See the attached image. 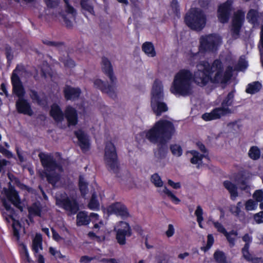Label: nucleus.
<instances>
[{"instance_id": "1", "label": "nucleus", "mask_w": 263, "mask_h": 263, "mask_svg": "<svg viewBox=\"0 0 263 263\" xmlns=\"http://www.w3.org/2000/svg\"><path fill=\"white\" fill-rule=\"evenodd\" d=\"M232 72V67L229 66L224 70L223 65L219 60H215L212 65L208 62L202 61L197 65L193 81L201 87L206 85L210 82L225 83L231 78Z\"/></svg>"}, {"instance_id": "2", "label": "nucleus", "mask_w": 263, "mask_h": 263, "mask_svg": "<svg viewBox=\"0 0 263 263\" xmlns=\"http://www.w3.org/2000/svg\"><path fill=\"white\" fill-rule=\"evenodd\" d=\"M175 133L174 124L170 120L160 119L153 126L145 132V137L151 143L157 144L159 147L155 156L159 160L164 159L167 152L166 144Z\"/></svg>"}, {"instance_id": "3", "label": "nucleus", "mask_w": 263, "mask_h": 263, "mask_svg": "<svg viewBox=\"0 0 263 263\" xmlns=\"http://www.w3.org/2000/svg\"><path fill=\"white\" fill-rule=\"evenodd\" d=\"M6 198L15 206L23 211V207L22 205L21 201L18 195V193L14 188L11 185V182L9 183V188L4 187L0 193V198L1 199L3 205L4 206L6 212H4L3 214H6L8 217H6L7 220L8 218L12 219L13 223L12 227L13 230V235L18 240L19 239V230L21 228V225L18 221L16 220L14 218V210L12 208L10 204L7 201Z\"/></svg>"}, {"instance_id": "4", "label": "nucleus", "mask_w": 263, "mask_h": 263, "mask_svg": "<svg viewBox=\"0 0 263 263\" xmlns=\"http://www.w3.org/2000/svg\"><path fill=\"white\" fill-rule=\"evenodd\" d=\"M104 159L108 169L115 173L118 177H120L128 187L134 188L136 186L135 179L128 171L120 170L116 149L114 144L111 142L106 143Z\"/></svg>"}, {"instance_id": "5", "label": "nucleus", "mask_w": 263, "mask_h": 263, "mask_svg": "<svg viewBox=\"0 0 263 263\" xmlns=\"http://www.w3.org/2000/svg\"><path fill=\"white\" fill-rule=\"evenodd\" d=\"M193 74L187 69L180 70L174 76L170 91L175 95L186 97L194 92Z\"/></svg>"}, {"instance_id": "6", "label": "nucleus", "mask_w": 263, "mask_h": 263, "mask_svg": "<svg viewBox=\"0 0 263 263\" xmlns=\"http://www.w3.org/2000/svg\"><path fill=\"white\" fill-rule=\"evenodd\" d=\"M193 74L187 69L180 70L174 76L170 91L175 95L186 97L194 92Z\"/></svg>"}, {"instance_id": "7", "label": "nucleus", "mask_w": 263, "mask_h": 263, "mask_svg": "<svg viewBox=\"0 0 263 263\" xmlns=\"http://www.w3.org/2000/svg\"><path fill=\"white\" fill-rule=\"evenodd\" d=\"M41 164L44 168L43 174L48 182L55 185L60 181L63 172L62 166L58 163L52 154L41 152L39 154Z\"/></svg>"}, {"instance_id": "8", "label": "nucleus", "mask_w": 263, "mask_h": 263, "mask_svg": "<svg viewBox=\"0 0 263 263\" xmlns=\"http://www.w3.org/2000/svg\"><path fill=\"white\" fill-rule=\"evenodd\" d=\"M206 16L199 9L192 8L186 14L185 22L192 29L200 31L206 24Z\"/></svg>"}, {"instance_id": "9", "label": "nucleus", "mask_w": 263, "mask_h": 263, "mask_svg": "<svg viewBox=\"0 0 263 263\" xmlns=\"http://www.w3.org/2000/svg\"><path fill=\"white\" fill-rule=\"evenodd\" d=\"M221 44V38L218 34L203 35L200 38L199 50L201 52H214Z\"/></svg>"}, {"instance_id": "10", "label": "nucleus", "mask_w": 263, "mask_h": 263, "mask_svg": "<svg viewBox=\"0 0 263 263\" xmlns=\"http://www.w3.org/2000/svg\"><path fill=\"white\" fill-rule=\"evenodd\" d=\"M151 180L155 186L158 187L157 192L161 196H167L175 204H178L180 202V200L178 197L165 186H163V182L158 174H154L152 175Z\"/></svg>"}, {"instance_id": "11", "label": "nucleus", "mask_w": 263, "mask_h": 263, "mask_svg": "<svg viewBox=\"0 0 263 263\" xmlns=\"http://www.w3.org/2000/svg\"><path fill=\"white\" fill-rule=\"evenodd\" d=\"M56 204L64 209L68 214H75L79 210V204L76 199L69 198L64 194L57 196Z\"/></svg>"}, {"instance_id": "12", "label": "nucleus", "mask_w": 263, "mask_h": 263, "mask_svg": "<svg viewBox=\"0 0 263 263\" xmlns=\"http://www.w3.org/2000/svg\"><path fill=\"white\" fill-rule=\"evenodd\" d=\"M114 230L116 232L117 241L121 245L126 243L125 237H130L132 234L129 224L125 221H121L117 223Z\"/></svg>"}, {"instance_id": "13", "label": "nucleus", "mask_w": 263, "mask_h": 263, "mask_svg": "<svg viewBox=\"0 0 263 263\" xmlns=\"http://www.w3.org/2000/svg\"><path fill=\"white\" fill-rule=\"evenodd\" d=\"M94 87L101 90L103 92L108 94L111 97L116 96L117 87V80L115 82L109 81V83H106L100 79H96L93 81Z\"/></svg>"}, {"instance_id": "14", "label": "nucleus", "mask_w": 263, "mask_h": 263, "mask_svg": "<svg viewBox=\"0 0 263 263\" xmlns=\"http://www.w3.org/2000/svg\"><path fill=\"white\" fill-rule=\"evenodd\" d=\"M245 19V12L238 10L234 13L232 20L231 33L234 39L238 38L239 32Z\"/></svg>"}, {"instance_id": "15", "label": "nucleus", "mask_w": 263, "mask_h": 263, "mask_svg": "<svg viewBox=\"0 0 263 263\" xmlns=\"http://www.w3.org/2000/svg\"><path fill=\"white\" fill-rule=\"evenodd\" d=\"M232 0H228L219 6L217 10V17L221 23L224 24L229 21L232 10Z\"/></svg>"}, {"instance_id": "16", "label": "nucleus", "mask_w": 263, "mask_h": 263, "mask_svg": "<svg viewBox=\"0 0 263 263\" xmlns=\"http://www.w3.org/2000/svg\"><path fill=\"white\" fill-rule=\"evenodd\" d=\"M107 211L108 214H115L122 219H126L130 216L127 208L121 202L110 204L107 208Z\"/></svg>"}, {"instance_id": "17", "label": "nucleus", "mask_w": 263, "mask_h": 263, "mask_svg": "<svg viewBox=\"0 0 263 263\" xmlns=\"http://www.w3.org/2000/svg\"><path fill=\"white\" fill-rule=\"evenodd\" d=\"M232 112L231 110L229 107H223L221 106V107L214 109L211 112L203 114L202 118L205 121L216 120Z\"/></svg>"}, {"instance_id": "18", "label": "nucleus", "mask_w": 263, "mask_h": 263, "mask_svg": "<svg viewBox=\"0 0 263 263\" xmlns=\"http://www.w3.org/2000/svg\"><path fill=\"white\" fill-rule=\"evenodd\" d=\"M151 101L163 100V87L162 82L159 80L155 81L151 90Z\"/></svg>"}, {"instance_id": "19", "label": "nucleus", "mask_w": 263, "mask_h": 263, "mask_svg": "<svg viewBox=\"0 0 263 263\" xmlns=\"http://www.w3.org/2000/svg\"><path fill=\"white\" fill-rule=\"evenodd\" d=\"M66 6V15L59 14V16L62 17L66 26L70 28L72 26L73 21L74 20V17L76 14L75 10L73 7L70 6L68 4V0H64Z\"/></svg>"}, {"instance_id": "20", "label": "nucleus", "mask_w": 263, "mask_h": 263, "mask_svg": "<svg viewBox=\"0 0 263 263\" xmlns=\"http://www.w3.org/2000/svg\"><path fill=\"white\" fill-rule=\"evenodd\" d=\"M16 108L19 113L31 116L33 111L31 108L30 104L27 100L23 98H18L16 102Z\"/></svg>"}, {"instance_id": "21", "label": "nucleus", "mask_w": 263, "mask_h": 263, "mask_svg": "<svg viewBox=\"0 0 263 263\" xmlns=\"http://www.w3.org/2000/svg\"><path fill=\"white\" fill-rule=\"evenodd\" d=\"M101 68L103 72L108 77L109 81L115 82V80H117L113 72L111 63L107 58L105 57L102 58Z\"/></svg>"}, {"instance_id": "22", "label": "nucleus", "mask_w": 263, "mask_h": 263, "mask_svg": "<svg viewBox=\"0 0 263 263\" xmlns=\"http://www.w3.org/2000/svg\"><path fill=\"white\" fill-rule=\"evenodd\" d=\"M151 107L157 116H160L163 113L168 110V107L163 100L151 101Z\"/></svg>"}, {"instance_id": "23", "label": "nucleus", "mask_w": 263, "mask_h": 263, "mask_svg": "<svg viewBox=\"0 0 263 263\" xmlns=\"http://www.w3.org/2000/svg\"><path fill=\"white\" fill-rule=\"evenodd\" d=\"M79 141V144L83 151H87L89 147V141L87 136L81 130L75 132Z\"/></svg>"}, {"instance_id": "24", "label": "nucleus", "mask_w": 263, "mask_h": 263, "mask_svg": "<svg viewBox=\"0 0 263 263\" xmlns=\"http://www.w3.org/2000/svg\"><path fill=\"white\" fill-rule=\"evenodd\" d=\"M65 115L69 125H75L77 124L78 115L74 108L70 106L67 107L65 110Z\"/></svg>"}, {"instance_id": "25", "label": "nucleus", "mask_w": 263, "mask_h": 263, "mask_svg": "<svg viewBox=\"0 0 263 263\" xmlns=\"http://www.w3.org/2000/svg\"><path fill=\"white\" fill-rule=\"evenodd\" d=\"M32 250L34 252V255L38 257L40 251L43 250L42 237L40 234H36L33 238L32 242Z\"/></svg>"}, {"instance_id": "26", "label": "nucleus", "mask_w": 263, "mask_h": 263, "mask_svg": "<svg viewBox=\"0 0 263 263\" xmlns=\"http://www.w3.org/2000/svg\"><path fill=\"white\" fill-rule=\"evenodd\" d=\"M13 86V93L18 98H23L25 91L21 80L11 79Z\"/></svg>"}, {"instance_id": "27", "label": "nucleus", "mask_w": 263, "mask_h": 263, "mask_svg": "<svg viewBox=\"0 0 263 263\" xmlns=\"http://www.w3.org/2000/svg\"><path fill=\"white\" fill-rule=\"evenodd\" d=\"M64 95L67 100H74L77 99L81 93L79 88H73L70 86L65 87Z\"/></svg>"}, {"instance_id": "28", "label": "nucleus", "mask_w": 263, "mask_h": 263, "mask_svg": "<svg viewBox=\"0 0 263 263\" xmlns=\"http://www.w3.org/2000/svg\"><path fill=\"white\" fill-rule=\"evenodd\" d=\"M51 116L57 122H61L64 119V114L60 107L57 104H53L50 111Z\"/></svg>"}, {"instance_id": "29", "label": "nucleus", "mask_w": 263, "mask_h": 263, "mask_svg": "<svg viewBox=\"0 0 263 263\" xmlns=\"http://www.w3.org/2000/svg\"><path fill=\"white\" fill-rule=\"evenodd\" d=\"M187 153L191 154L192 156L190 160L191 162L193 164H196L198 168L202 164L203 158L206 157V155L200 154L199 152L194 150L188 152Z\"/></svg>"}, {"instance_id": "30", "label": "nucleus", "mask_w": 263, "mask_h": 263, "mask_svg": "<svg viewBox=\"0 0 263 263\" xmlns=\"http://www.w3.org/2000/svg\"><path fill=\"white\" fill-rule=\"evenodd\" d=\"M27 72L23 65H18L13 70L11 79L21 80L20 79L26 77Z\"/></svg>"}, {"instance_id": "31", "label": "nucleus", "mask_w": 263, "mask_h": 263, "mask_svg": "<svg viewBox=\"0 0 263 263\" xmlns=\"http://www.w3.org/2000/svg\"><path fill=\"white\" fill-rule=\"evenodd\" d=\"M223 185L230 193L231 199L235 200L238 196L236 186L229 181H224Z\"/></svg>"}, {"instance_id": "32", "label": "nucleus", "mask_w": 263, "mask_h": 263, "mask_svg": "<svg viewBox=\"0 0 263 263\" xmlns=\"http://www.w3.org/2000/svg\"><path fill=\"white\" fill-rule=\"evenodd\" d=\"M142 51L148 57H154L156 55L154 46L151 42H146L142 46Z\"/></svg>"}, {"instance_id": "33", "label": "nucleus", "mask_w": 263, "mask_h": 263, "mask_svg": "<svg viewBox=\"0 0 263 263\" xmlns=\"http://www.w3.org/2000/svg\"><path fill=\"white\" fill-rule=\"evenodd\" d=\"M29 95L33 102L36 103L40 105L46 104V101L44 95L40 96L37 92L33 90H30Z\"/></svg>"}, {"instance_id": "34", "label": "nucleus", "mask_w": 263, "mask_h": 263, "mask_svg": "<svg viewBox=\"0 0 263 263\" xmlns=\"http://www.w3.org/2000/svg\"><path fill=\"white\" fill-rule=\"evenodd\" d=\"M242 207V204L241 202H238L236 205H231L230 206L229 210L232 215L239 218L244 216L243 212L241 210Z\"/></svg>"}, {"instance_id": "35", "label": "nucleus", "mask_w": 263, "mask_h": 263, "mask_svg": "<svg viewBox=\"0 0 263 263\" xmlns=\"http://www.w3.org/2000/svg\"><path fill=\"white\" fill-rule=\"evenodd\" d=\"M79 187L81 195L85 197L88 192V183L86 179L82 175L79 176Z\"/></svg>"}, {"instance_id": "36", "label": "nucleus", "mask_w": 263, "mask_h": 263, "mask_svg": "<svg viewBox=\"0 0 263 263\" xmlns=\"http://www.w3.org/2000/svg\"><path fill=\"white\" fill-rule=\"evenodd\" d=\"M77 222L79 226L87 225L90 222V218L86 212H80L77 214Z\"/></svg>"}, {"instance_id": "37", "label": "nucleus", "mask_w": 263, "mask_h": 263, "mask_svg": "<svg viewBox=\"0 0 263 263\" xmlns=\"http://www.w3.org/2000/svg\"><path fill=\"white\" fill-rule=\"evenodd\" d=\"M88 207L91 210H98L100 209V203L96 193H93L88 204Z\"/></svg>"}, {"instance_id": "38", "label": "nucleus", "mask_w": 263, "mask_h": 263, "mask_svg": "<svg viewBox=\"0 0 263 263\" xmlns=\"http://www.w3.org/2000/svg\"><path fill=\"white\" fill-rule=\"evenodd\" d=\"M261 88V84L259 82H254L248 84L246 91L248 93L254 94L259 91Z\"/></svg>"}, {"instance_id": "39", "label": "nucleus", "mask_w": 263, "mask_h": 263, "mask_svg": "<svg viewBox=\"0 0 263 263\" xmlns=\"http://www.w3.org/2000/svg\"><path fill=\"white\" fill-rule=\"evenodd\" d=\"M225 237H226L227 240L229 243V245L231 247H233L235 245V240L238 235V233L237 231L232 230L230 232H228L227 231L224 234Z\"/></svg>"}, {"instance_id": "40", "label": "nucleus", "mask_w": 263, "mask_h": 263, "mask_svg": "<svg viewBox=\"0 0 263 263\" xmlns=\"http://www.w3.org/2000/svg\"><path fill=\"white\" fill-rule=\"evenodd\" d=\"M234 97V92L233 91L229 92L227 97L222 102L221 106L223 107H228L231 106L233 102Z\"/></svg>"}, {"instance_id": "41", "label": "nucleus", "mask_w": 263, "mask_h": 263, "mask_svg": "<svg viewBox=\"0 0 263 263\" xmlns=\"http://www.w3.org/2000/svg\"><path fill=\"white\" fill-rule=\"evenodd\" d=\"M249 157L254 160L258 159L260 155L259 149L256 146L252 147L249 152Z\"/></svg>"}, {"instance_id": "42", "label": "nucleus", "mask_w": 263, "mask_h": 263, "mask_svg": "<svg viewBox=\"0 0 263 263\" xmlns=\"http://www.w3.org/2000/svg\"><path fill=\"white\" fill-rule=\"evenodd\" d=\"M214 257L217 263H227L226 256L222 251H216L214 254Z\"/></svg>"}, {"instance_id": "43", "label": "nucleus", "mask_w": 263, "mask_h": 263, "mask_svg": "<svg viewBox=\"0 0 263 263\" xmlns=\"http://www.w3.org/2000/svg\"><path fill=\"white\" fill-rule=\"evenodd\" d=\"M81 6L82 8L88 12L90 14H93V8L88 0H81Z\"/></svg>"}, {"instance_id": "44", "label": "nucleus", "mask_w": 263, "mask_h": 263, "mask_svg": "<svg viewBox=\"0 0 263 263\" xmlns=\"http://www.w3.org/2000/svg\"><path fill=\"white\" fill-rule=\"evenodd\" d=\"M170 149L172 154L176 157H180L182 154V149L180 145L178 144L171 145Z\"/></svg>"}, {"instance_id": "45", "label": "nucleus", "mask_w": 263, "mask_h": 263, "mask_svg": "<svg viewBox=\"0 0 263 263\" xmlns=\"http://www.w3.org/2000/svg\"><path fill=\"white\" fill-rule=\"evenodd\" d=\"M258 12L254 9L250 10L248 13L247 18L249 21L253 24L255 23L257 21Z\"/></svg>"}, {"instance_id": "46", "label": "nucleus", "mask_w": 263, "mask_h": 263, "mask_svg": "<svg viewBox=\"0 0 263 263\" xmlns=\"http://www.w3.org/2000/svg\"><path fill=\"white\" fill-rule=\"evenodd\" d=\"M249 244H245L243 248L242 249V253L243 254V257L246 259L247 260H252L254 259L252 257V255L250 254L249 252Z\"/></svg>"}, {"instance_id": "47", "label": "nucleus", "mask_w": 263, "mask_h": 263, "mask_svg": "<svg viewBox=\"0 0 263 263\" xmlns=\"http://www.w3.org/2000/svg\"><path fill=\"white\" fill-rule=\"evenodd\" d=\"M49 252L56 258H63L65 257L61 254L59 250H58L55 248L51 247L49 248Z\"/></svg>"}, {"instance_id": "48", "label": "nucleus", "mask_w": 263, "mask_h": 263, "mask_svg": "<svg viewBox=\"0 0 263 263\" xmlns=\"http://www.w3.org/2000/svg\"><path fill=\"white\" fill-rule=\"evenodd\" d=\"M236 182L241 190H247L248 189V185L246 180H244L242 178H241L237 180Z\"/></svg>"}, {"instance_id": "49", "label": "nucleus", "mask_w": 263, "mask_h": 263, "mask_svg": "<svg viewBox=\"0 0 263 263\" xmlns=\"http://www.w3.org/2000/svg\"><path fill=\"white\" fill-rule=\"evenodd\" d=\"M257 203L252 200H249L246 203V209L247 211H252L255 209Z\"/></svg>"}, {"instance_id": "50", "label": "nucleus", "mask_w": 263, "mask_h": 263, "mask_svg": "<svg viewBox=\"0 0 263 263\" xmlns=\"http://www.w3.org/2000/svg\"><path fill=\"white\" fill-rule=\"evenodd\" d=\"M60 61L62 62L65 66L69 68H72L75 66V63L74 61L69 58H67L66 59H60Z\"/></svg>"}, {"instance_id": "51", "label": "nucleus", "mask_w": 263, "mask_h": 263, "mask_svg": "<svg viewBox=\"0 0 263 263\" xmlns=\"http://www.w3.org/2000/svg\"><path fill=\"white\" fill-rule=\"evenodd\" d=\"M6 55L8 62H11L13 58V51L11 48L8 46L6 47Z\"/></svg>"}, {"instance_id": "52", "label": "nucleus", "mask_w": 263, "mask_h": 263, "mask_svg": "<svg viewBox=\"0 0 263 263\" xmlns=\"http://www.w3.org/2000/svg\"><path fill=\"white\" fill-rule=\"evenodd\" d=\"M213 224L220 233H222L223 235L226 233L227 231L221 223L218 222L213 221Z\"/></svg>"}, {"instance_id": "53", "label": "nucleus", "mask_w": 263, "mask_h": 263, "mask_svg": "<svg viewBox=\"0 0 263 263\" xmlns=\"http://www.w3.org/2000/svg\"><path fill=\"white\" fill-rule=\"evenodd\" d=\"M253 198L257 202L261 201L263 199V192L260 190L256 191L253 194Z\"/></svg>"}, {"instance_id": "54", "label": "nucleus", "mask_w": 263, "mask_h": 263, "mask_svg": "<svg viewBox=\"0 0 263 263\" xmlns=\"http://www.w3.org/2000/svg\"><path fill=\"white\" fill-rule=\"evenodd\" d=\"M195 214L197 217V219H199V220H203V218L202 216L203 215V210L201 207L200 205H198L197 207V209L195 211Z\"/></svg>"}, {"instance_id": "55", "label": "nucleus", "mask_w": 263, "mask_h": 263, "mask_svg": "<svg viewBox=\"0 0 263 263\" xmlns=\"http://www.w3.org/2000/svg\"><path fill=\"white\" fill-rule=\"evenodd\" d=\"M214 240V237L212 234H209L208 235L207 245L204 248V251L209 250L213 245Z\"/></svg>"}, {"instance_id": "56", "label": "nucleus", "mask_w": 263, "mask_h": 263, "mask_svg": "<svg viewBox=\"0 0 263 263\" xmlns=\"http://www.w3.org/2000/svg\"><path fill=\"white\" fill-rule=\"evenodd\" d=\"M43 67L41 68V71L43 73V74L46 77L48 75L50 76V73L49 72L50 68L47 63H43Z\"/></svg>"}, {"instance_id": "57", "label": "nucleus", "mask_w": 263, "mask_h": 263, "mask_svg": "<svg viewBox=\"0 0 263 263\" xmlns=\"http://www.w3.org/2000/svg\"><path fill=\"white\" fill-rule=\"evenodd\" d=\"M29 211V212L32 214L39 216H41V210L39 207L38 206L35 205L33 206L30 208Z\"/></svg>"}, {"instance_id": "58", "label": "nucleus", "mask_w": 263, "mask_h": 263, "mask_svg": "<svg viewBox=\"0 0 263 263\" xmlns=\"http://www.w3.org/2000/svg\"><path fill=\"white\" fill-rule=\"evenodd\" d=\"M47 6L50 8H54L59 3V0H45Z\"/></svg>"}, {"instance_id": "59", "label": "nucleus", "mask_w": 263, "mask_h": 263, "mask_svg": "<svg viewBox=\"0 0 263 263\" xmlns=\"http://www.w3.org/2000/svg\"><path fill=\"white\" fill-rule=\"evenodd\" d=\"M171 7L174 12L178 15L179 11V5L177 0H173L171 2Z\"/></svg>"}, {"instance_id": "60", "label": "nucleus", "mask_w": 263, "mask_h": 263, "mask_svg": "<svg viewBox=\"0 0 263 263\" xmlns=\"http://www.w3.org/2000/svg\"><path fill=\"white\" fill-rule=\"evenodd\" d=\"M89 217L90 218V222L92 221L93 223L99 222L100 220L99 219V216L97 213H91Z\"/></svg>"}, {"instance_id": "61", "label": "nucleus", "mask_w": 263, "mask_h": 263, "mask_svg": "<svg viewBox=\"0 0 263 263\" xmlns=\"http://www.w3.org/2000/svg\"><path fill=\"white\" fill-rule=\"evenodd\" d=\"M175 233V229L173 226L172 224H170L168 226L167 230L166 232V235L168 237H172Z\"/></svg>"}, {"instance_id": "62", "label": "nucleus", "mask_w": 263, "mask_h": 263, "mask_svg": "<svg viewBox=\"0 0 263 263\" xmlns=\"http://www.w3.org/2000/svg\"><path fill=\"white\" fill-rule=\"evenodd\" d=\"M254 220L258 223L263 222V212H260L254 215Z\"/></svg>"}, {"instance_id": "63", "label": "nucleus", "mask_w": 263, "mask_h": 263, "mask_svg": "<svg viewBox=\"0 0 263 263\" xmlns=\"http://www.w3.org/2000/svg\"><path fill=\"white\" fill-rule=\"evenodd\" d=\"M238 66L239 69L242 70L247 67V62L244 59L241 58L239 61Z\"/></svg>"}, {"instance_id": "64", "label": "nucleus", "mask_w": 263, "mask_h": 263, "mask_svg": "<svg viewBox=\"0 0 263 263\" xmlns=\"http://www.w3.org/2000/svg\"><path fill=\"white\" fill-rule=\"evenodd\" d=\"M95 257H89L88 256H83L80 259L81 263H89Z\"/></svg>"}]
</instances>
